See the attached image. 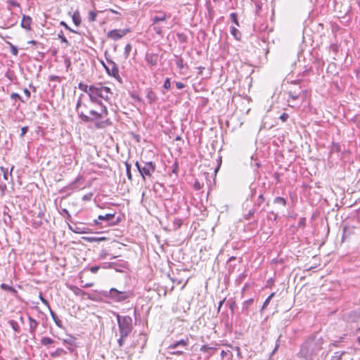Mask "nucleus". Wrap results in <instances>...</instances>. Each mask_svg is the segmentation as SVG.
Wrapping results in <instances>:
<instances>
[{
    "instance_id": "c03bdc74",
    "label": "nucleus",
    "mask_w": 360,
    "mask_h": 360,
    "mask_svg": "<svg viewBox=\"0 0 360 360\" xmlns=\"http://www.w3.org/2000/svg\"><path fill=\"white\" fill-rule=\"evenodd\" d=\"M176 65L177 66L178 68H179L180 70H182L184 69V60L182 58H179L176 60Z\"/></svg>"
},
{
    "instance_id": "39448f33",
    "label": "nucleus",
    "mask_w": 360,
    "mask_h": 360,
    "mask_svg": "<svg viewBox=\"0 0 360 360\" xmlns=\"http://www.w3.org/2000/svg\"><path fill=\"white\" fill-rule=\"evenodd\" d=\"M321 342L316 337L308 338L301 346L300 356L305 359L309 358L315 352L321 349Z\"/></svg>"
},
{
    "instance_id": "ea45409f",
    "label": "nucleus",
    "mask_w": 360,
    "mask_h": 360,
    "mask_svg": "<svg viewBox=\"0 0 360 360\" xmlns=\"http://www.w3.org/2000/svg\"><path fill=\"white\" fill-rule=\"evenodd\" d=\"M344 352H337L335 353V355H333L332 357H331V359L330 360H342V356L344 354Z\"/></svg>"
},
{
    "instance_id": "5701e85b",
    "label": "nucleus",
    "mask_w": 360,
    "mask_h": 360,
    "mask_svg": "<svg viewBox=\"0 0 360 360\" xmlns=\"http://www.w3.org/2000/svg\"><path fill=\"white\" fill-rule=\"evenodd\" d=\"M84 240L87 242L93 243V242H101L106 240L105 237H85Z\"/></svg>"
},
{
    "instance_id": "603ef678",
    "label": "nucleus",
    "mask_w": 360,
    "mask_h": 360,
    "mask_svg": "<svg viewBox=\"0 0 360 360\" xmlns=\"http://www.w3.org/2000/svg\"><path fill=\"white\" fill-rule=\"evenodd\" d=\"M60 25L65 27V29L68 30L71 32L77 33V32L72 28H70L64 21L60 22Z\"/></svg>"
},
{
    "instance_id": "7c9ffc66",
    "label": "nucleus",
    "mask_w": 360,
    "mask_h": 360,
    "mask_svg": "<svg viewBox=\"0 0 360 360\" xmlns=\"http://www.w3.org/2000/svg\"><path fill=\"white\" fill-rule=\"evenodd\" d=\"M62 354H66V352L62 348H58L55 352L51 353L52 357H57Z\"/></svg>"
},
{
    "instance_id": "6e6d98bb",
    "label": "nucleus",
    "mask_w": 360,
    "mask_h": 360,
    "mask_svg": "<svg viewBox=\"0 0 360 360\" xmlns=\"http://www.w3.org/2000/svg\"><path fill=\"white\" fill-rule=\"evenodd\" d=\"M175 85L178 89H182L185 87V84L181 82H175Z\"/></svg>"
},
{
    "instance_id": "de8ad7c7",
    "label": "nucleus",
    "mask_w": 360,
    "mask_h": 360,
    "mask_svg": "<svg viewBox=\"0 0 360 360\" xmlns=\"http://www.w3.org/2000/svg\"><path fill=\"white\" fill-rule=\"evenodd\" d=\"M163 87L165 89H169L171 88V82L169 78H166L163 84Z\"/></svg>"
},
{
    "instance_id": "9d476101",
    "label": "nucleus",
    "mask_w": 360,
    "mask_h": 360,
    "mask_svg": "<svg viewBox=\"0 0 360 360\" xmlns=\"http://www.w3.org/2000/svg\"><path fill=\"white\" fill-rule=\"evenodd\" d=\"M129 32V29L112 30L108 32L107 36L115 41L118 40L126 35Z\"/></svg>"
},
{
    "instance_id": "8fccbe9b",
    "label": "nucleus",
    "mask_w": 360,
    "mask_h": 360,
    "mask_svg": "<svg viewBox=\"0 0 360 360\" xmlns=\"http://www.w3.org/2000/svg\"><path fill=\"white\" fill-rule=\"evenodd\" d=\"M288 118H289V115L288 113H285V112H283L279 117V119H281L282 120V122H286Z\"/></svg>"
},
{
    "instance_id": "6e6552de",
    "label": "nucleus",
    "mask_w": 360,
    "mask_h": 360,
    "mask_svg": "<svg viewBox=\"0 0 360 360\" xmlns=\"http://www.w3.org/2000/svg\"><path fill=\"white\" fill-rule=\"evenodd\" d=\"M103 66L105 69L107 73L115 78H117L120 77L119 75V70L117 64L110 59L107 58V63L105 64L104 62H101Z\"/></svg>"
},
{
    "instance_id": "69168bd1",
    "label": "nucleus",
    "mask_w": 360,
    "mask_h": 360,
    "mask_svg": "<svg viewBox=\"0 0 360 360\" xmlns=\"http://www.w3.org/2000/svg\"><path fill=\"white\" fill-rule=\"evenodd\" d=\"M135 166L136 167V168H137V169H138L139 172L141 174V170H142V169H141V168H142L143 167L141 165V164H140L138 161H136V162H135Z\"/></svg>"
},
{
    "instance_id": "412c9836",
    "label": "nucleus",
    "mask_w": 360,
    "mask_h": 360,
    "mask_svg": "<svg viewBox=\"0 0 360 360\" xmlns=\"http://www.w3.org/2000/svg\"><path fill=\"white\" fill-rule=\"evenodd\" d=\"M0 288L4 290H6V291H9L11 292L13 295H15L18 292V291L13 287L8 285V284L6 283H2L1 285H0Z\"/></svg>"
},
{
    "instance_id": "a878e982",
    "label": "nucleus",
    "mask_w": 360,
    "mask_h": 360,
    "mask_svg": "<svg viewBox=\"0 0 360 360\" xmlns=\"http://www.w3.org/2000/svg\"><path fill=\"white\" fill-rule=\"evenodd\" d=\"M340 146L338 143L333 142L330 146V154L340 152Z\"/></svg>"
},
{
    "instance_id": "e433bc0d",
    "label": "nucleus",
    "mask_w": 360,
    "mask_h": 360,
    "mask_svg": "<svg viewBox=\"0 0 360 360\" xmlns=\"http://www.w3.org/2000/svg\"><path fill=\"white\" fill-rule=\"evenodd\" d=\"M13 169V167H12V168L11 169L10 173H8V169L4 168V167H1V169L2 170L3 174H4V179L5 180H8V175L11 176V172H12Z\"/></svg>"
},
{
    "instance_id": "f3484780",
    "label": "nucleus",
    "mask_w": 360,
    "mask_h": 360,
    "mask_svg": "<svg viewBox=\"0 0 360 360\" xmlns=\"http://www.w3.org/2000/svg\"><path fill=\"white\" fill-rule=\"evenodd\" d=\"M32 18L29 15H24L21 21V27L30 30L31 29Z\"/></svg>"
},
{
    "instance_id": "dca6fc26",
    "label": "nucleus",
    "mask_w": 360,
    "mask_h": 360,
    "mask_svg": "<svg viewBox=\"0 0 360 360\" xmlns=\"http://www.w3.org/2000/svg\"><path fill=\"white\" fill-rule=\"evenodd\" d=\"M28 321H29V326H30V333L32 334V335H34L35 334V331H36V329L39 325V323L37 320H35L34 319H33L32 317L31 316H28Z\"/></svg>"
},
{
    "instance_id": "0eeeda50",
    "label": "nucleus",
    "mask_w": 360,
    "mask_h": 360,
    "mask_svg": "<svg viewBox=\"0 0 360 360\" xmlns=\"http://www.w3.org/2000/svg\"><path fill=\"white\" fill-rule=\"evenodd\" d=\"M288 105L290 108H299L304 100H302V95L299 92L288 91Z\"/></svg>"
},
{
    "instance_id": "a18cd8bd",
    "label": "nucleus",
    "mask_w": 360,
    "mask_h": 360,
    "mask_svg": "<svg viewBox=\"0 0 360 360\" xmlns=\"http://www.w3.org/2000/svg\"><path fill=\"white\" fill-rule=\"evenodd\" d=\"M132 46L130 44H127L124 47V56L125 58H128L130 51H131Z\"/></svg>"
},
{
    "instance_id": "bf43d9fd",
    "label": "nucleus",
    "mask_w": 360,
    "mask_h": 360,
    "mask_svg": "<svg viewBox=\"0 0 360 360\" xmlns=\"http://www.w3.org/2000/svg\"><path fill=\"white\" fill-rule=\"evenodd\" d=\"M39 299L45 305H46L49 308L50 307L49 302L42 296L41 293L39 295Z\"/></svg>"
},
{
    "instance_id": "0e129e2a",
    "label": "nucleus",
    "mask_w": 360,
    "mask_h": 360,
    "mask_svg": "<svg viewBox=\"0 0 360 360\" xmlns=\"http://www.w3.org/2000/svg\"><path fill=\"white\" fill-rule=\"evenodd\" d=\"M254 214H255V210L252 209V210H249L248 213L245 216V219H250L251 218V217L254 215Z\"/></svg>"
},
{
    "instance_id": "423d86ee",
    "label": "nucleus",
    "mask_w": 360,
    "mask_h": 360,
    "mask_svg": "<svg viewBox=\"0 0 360 360\" xmlns=\"http://www.w3.org/2000/svg\"><path fill=\"white\" fill-rule=\"evenodd\" d=\"M189 345V339L186 338L179 340L174 341L167 347L169 353L174 355H183L184 354V349H188Z\"/></svg>"
},
{
    "instance_id": "774afa93",
    "label": "nucleus",
    "mask_w": 360,
    "mask_h": 360,
    "mask_svg": "<svg viewBox=\"0 0 360 360\" xmlns=\"http://www.w3.org/2000/svg\"><path fill=\"white\" fill-rule=\"evenodd\" d=\"M194 188L195 190H200L201 188L200 183L196 181L194 184Z\"/></svg>"
},
{
    "instance_id": "37998d69",
    "label": "nucleus",
    "mask_w": 360,
    "mask_h": 360,
    "mask_svg": "<svg viewBox=\"0 0 360 360\" xmlns=\"http://www.w3.org/2000/svg\"><path fill=\"white\" fill-rule=\"evenodd\" d=\"M96 16H97V13L96 12L90 11L89 13V16H88L89 20L90 22H94L96 19Z\"/></svg>"
},
{
    "instance_id": "6ab92c4d",
    "label": "nucleus",
    "mask_w": 360,
    "mask_h": 360,
    "mask_svg": "<svg viewBox=\"0 0 360 360\" xmlns=\"http://www.w3.org/2000/svg\"><path fill=\"white\" fill-rule=\"evenodd\" d=\"M49 311L50 314L55 322L56 325L60 328H63L62 321L59 319V318L57 316L56 314L49 307Z\"/></svg>"
},
{
    "instance_id": "864d4df0",
    "label": "nucleus",
    "mask_w": 360,
    "mask_h": 360,
    "mask_svg": "<svg viewBox=\"0 0 360 360\" xmlns=\"http://www.w3.org/2000/svg\"><path fill=\"white\" fill-rule=\"evenodd\" d=\"M229 305L230 310L231 311L232 313H233L234 309H235V307L236 306V302L231 301V302H229Z\"/></svg>"
},
{
    "instance_id": "473e14b6",
    "label": "nucleus",
    "mask_w": 360,
    "mask_h": 360,
    "mask_svg": "<svg viewBox=\"0 0 360 360\" xmlns=\"http://www.w3.org/2000/svg\"><path fill=\"white\" fill-rule=\"evenodd\" d=\"M81 179V176H77L75 180H74L73 181H72L68 186H67V188L68 190H71V191H73L76 188V184L78 181H79V179Z\"/></svg>"
},
{
    "instance_id": "052dcab7",
    "label": "nucleus",
    "mask_w": 360,
    "mask_h": 360,
    "mask_svg": "<svg viewBox=\"0 0 360 360\" xmlns=\"http://www.w3.org/2000/svg\"><path fill=\"white\" fill-rule=\"evenodd\" d=\"M99 269H100L99 266H94L90 267L89 270L91 273L96 274L98 272Z\"/></svg>"
},
{
    "instance_id": "aec40b11",
    "label": "nucleus",
    "mask_w": 360,
    "mask_h": 360,
    "mask_svg": "<svg viewBox=\"0 0 360 360\" xmlns=\"http://www.w3.org/2000/svg\"><path fill=\"white\" fill-rule=\"evenodd\" d=\"M72 21L75 23L76 26H79L81 24L82 20L81 16L79 14V12L78 11H76L74 12L72 16Z\"/></svg>"
},
{
    "instance_id": "f03ea898",
    "label": "nucleus",
    "mask_w": 360,
    "mask_h": 360,
    "mask_svg": "<svg viewBox=\"0 0 360 360\" xmlns=\"http://www.w3.org/2000/svg\"><path fill=\"white\" fill-rule=\"evenodd\" d=\"M113 315L117 319L119 338L117 339V344L119 347H122L125 343V340L129 337L133 329V320L129 316H121L117 312L112 311Z\"/></svg>"
},
{
    "instance_id": "3c124183",
    "label": "nucleus",
    "mask_w": 360,
    "mask_h": 360,
    "mask_svg": "<svg viewBox=\"0 0 360 360\" xmlns=\"http://www.w3.org/2000/svg\"><path fill=\"white\" fill-rule=\"evenodd\" d=\"M153 30L156 34L161 35L162 33V28L158 25L153 27Z\"/></svg>"
},
{
    "instance_id": "13d9d810",
    "label": "nucleus",
    "mask_w": 360,
    "mask_h": 360,
    "mask_svg": "<svg viewBox=\"0 0 360 360\" xmlns=\"http://www.w3.org/2000/svg\"><path fill=\"white\" fill-rule=\"evenodd\" d=\"M62 212L65 214V215H66V217H65L66 219L70 221L71 215L69 213V212L68 211V210L63 209Z\"/></svg>"
},
{
    "instance_id": "680f3d73",
    "label": "nucleus",
    "mask_w": 360,
    "mask_h": 360,
    "mask_svg": "<svg viewBox=\"0 0 360 360\" xmlns=\"http://www.w3.org/2000/svg\"><path fill=\"white\" fill-rule=\"evenodd\" d=\"M28 127L25 126L21 128L20 137H23L24 135L28 131Z\"/></svg>"
},
{
    "instance_id": "5fc2aeb1",
    "label": "nucleus",
    "mask_w": 360,
    "mask_h": 360,
    "mask_svg": "<svg viewBox=\"0 0 360 360\" xmlns=\"http://www.w3.org/2000/svg\"><path fill=\"white\" fill-rule=\"evenodd\" d=\"M49 81H57V82L60 81V77L56 76V75H50L49 77Z\"/></svg>"
},
{
    "instance_id": "09e8293b",
    "label": "nucleus",
    "mask_w": 360,
    "mask_h": 360,
    "mask_svg": "<svg viewBox=\"0 0 360 360\" xmlns=\"http://www.w3.org/2000/svg\"><path fill=\"white\" fill-rule=\"evenodd\" d=\"M64 63L65 65V67H66V69H67V71H68V69L71 66V60H70V59L68 56L65 57V58H64Z\"/></svg>"
},
{
    "instance_id": "f704fd0d",
    "label": "nucleus",
    "mask_w": 360,
    "mask_h": 360,
    "mask_svg": "<svg viewBox=\"0 0 360 360\" xmlns=\"http://www.w3.org/2000/svg\"><path fill=\"white\" fill-rule=\"evenodd\" d=\"M120 266V267H122V268H125L126 266V264L125 263H122V264H117V263L115 262H110L108 263V268H110V269H115L117 271V266Z\"/></svg>"
},
{
    "instance_id": "f8f14e48",
    "label": "nucleus",
    "mask_w": 360,
    "mask_h": 360,
    "mask_svg": "<svg viewBox=\"0 0 360 360\" xmlns=\"http://www.w3.org/2000/svg\"><path fill=\"white\" fill-rule=\"evenodd\" d=\"M115 217V214H106L105 215H99L98 217V219L101 221H103L105 222V225L104 226H112L117 224L120 219H117L115 221H112V220Z\"/></svg>"
},
{
    "instance_id": "79ce46f5",
    "label": "nucleus",
    "mask_w": 360,
    "mask_h": 360,
    "mask_svg": "<svg viewBox=\"0 0 360 360\" xmlns=\"http://www.w3.org/2000/svg\"><path fill=\"white\" fill-rule=\"evenodd\" d=\"M264 198L263 196L262 193H260L257 199V200L255 202V205L257 206H260L262 203L264 202Z\"/></svg>"
},
{
    "instance_id": "4d7b16f0",
    "label": "nucleus",
    "mask_w": 360,
    "mask_h": 360,
    "mask_svg": "<svg viewBox=\"0 0 360 360\" xmlns=\"http://www.w3.org/2000/svg\"><path fill=\"white\" fill-rule=\"evenodd\" d=\"M11 6L13 7H20V4L14 0H10L8 2Z\"/></svg>"
},
{
    "instance_id": "2eb2a0df",
    "label": "nucleus",
    "mask_w": 360,
    "mask_h": 360,
    "mask_svg": "<svg viewBox=\"0 0 360 360\" xmlns=\"http://www.w3.org/2000/svg\"><path fill=\"white\" fill-rule=\"evenodd\" d=\"M146 60L148 65L156 66L158 63V56L157 54H148L146 56Z\"/></svg>"
},
{
    "instance_id": "a211bd4d",
    "label": "nucleus",
    "mask_w": 360,
    "mask_h": 360,
    "mask_svg": "<svg viewBox=\"0 0 360 360\" xmlns=\"http://www.w3.org/2000/svg\"><path fill=\"white\" fill-rule=\"evenodd\" d=\"M146 98L150 104H153V103H155L158 100L156 94L151 89L148 91Z\"/></svg>"
},
{
    "instance_id": "f257e3e1",
    "label": "nucleus",
    "mask_w": 360,
    "mask_h": 360,
    "mask_svg": "<svg viewBox=\"0 0 360 360\" xmlns=\"http://www.w3.org/2000/svg\"><path fill=\"white\" fill-rule=\"evenodd\" d=\"M82 96L83 94H81L79 96L75 109L79 119L84 123H94L96 129H103L107 126L111 125V121L110 119L107 118L108 114L107 107L104 105H99L101 107V110L99 112L91 110L89 111L91 116H88L84 114V110L80 109L83 104L82 100Z\"/></svg>"
},
{
    "instance_id": "e2e57ef3",
    "label": "nucleus",
    "mask_w": 360,
    "mask_h": 360,
    "mask_svg": "<svg viewBox=\"0 0 360 360\" xmlns=\"http://www.w3.org/2000/svg\"><path fill=\"white\" fill-rule=\"evenodd\" d=\"M11 98H13V99H19V100H21L22 101H23L22 99H21V96L17 94V93H12L11 95Z\"/></svg>"
},
{
    "instance_id": "9b49d317",
    "label": "nucleus",
    "mask_w": 360,
    "mask_h": 360,
    "mask_svg": "<svg viewBox=\"0 0 360 360\" xmlns=\"http://www.w3.org/2000/svg\"><path fill=\"white\" fill-rule=\"evenodd\" d=\"M253 303L254 300L252 298L244 301L242 304L241 314L245 316H249L250 312L253 311Z\"/></svg>"
},
{
    "instance_id": "c9c22d12",
    "label": "nucleus",
    "mask_w": 360,
    "mask_h": 360,
    "mask_svg": "<svg viewBox=\"0 0 360 360\" xmlns=\"http://www.w3.org/2000/svg\"><path fill=\"white\" fill-rule=\"evenodd\" d=\"M58 37L61 40L62 42L65 43L66 44V46L70 45L69 41H68L66 37L64 36L63 31H60L58 34Z\"/></svg>"
},
{
    "instance_id": "4be33fe9",
    "label": "nucleus",
    "mask_w": 360,
    "mask_h": 360,
    "mask_svg": "<svg viewBox=\"0 0 360 360\" xmlns=\"http://www.w3.org/2000/svg\"><path fill=\"white\" fill-rule=\"evenodd\" d=\"M75 341H76V338L72 335H68V338L63 340V343L67 344L69 346H75Z\"/></svg>"
},
{
    "instance_id": "338daca9",
    "label": "nucleus",
    "mask_w": 360,
    "mask_h": 360,
    "mask_svg": "<svg viewBox=\"0 0 360 360\" xmlns=\"http://www.w3.org/2000/svg\"><path fill=\"white\" fill-rule=\"evenodd\" d=\"M28 44H33V45H42L41 43H39L38 41L35 40H30L28 41Z\"/></svg>"
},
{
    "instance_id": "20e7f679",
    "label": "nucleus",
    "mask_w": 360,
    "mask_h": 360,
    "mask_svg": "<svg viewBox=\"0 0 360 360\" xmlns=\"http://www.w3.org/2000/svg\"><path fill=\"white\" fill-rule=\"evenodd\" d=\"M99 293L115 302H128L134 295L133 290L122 291L115 288H112L109 290H101Z\"/></svg>"
},
{
    "instance_id": "4468645a",
    "label": "nucleus",
    "mask_w": 360,
    "mask_h": 360,
    "mask_svg": "<svg viewBox=\"0 0 360 360\" xmlns=\"http://www.w3.org/2000/svg\"><path fill=\"white\" fill-rule=\"evenodd\" d=\"M169 16L164 12H159L158 15L152 18V22L153 25L158 24L160 22H163L167 20Z\"/></svg>"
},
{
    "instance_id": "cd10ccee",
    "label": "nucleus",
    "mask_w": 360,
    "mask_h": 360,
    "mask_svg": "<svg viewBox=\"0 0 360 360\" xmlns=\"http://www.w3.org/2000/svg\"><path fill=\"white\" fill-rule=\"evenodd\" d=\"M176 37L180 43H186L187 41V36L184 33L177 32Z\"/></svg>"
},
{
    "instance_id": "58836bf2",
    "label": "nucleus",
    "mask_w": 360,
    "mask_h": 360,
    "mask_svg": "<svg viewBox=\"0 0 360 360\" xmlns=\"http://www.w3.org/2000/svg\"><path fill=\"white\" fill-rule=\"evenodd\" d=\"M274 295H275V293L273 292L266 299V300L264 301V302L262 305V310H263L264 309H265L266 307V306L269 304V303L270 302L271 300L273 298Z\"/></svg>"
},
{
    "instance_id": "393cba45",
    "label": "nucleus",
    "mask_w": 360,
    "mask_h": 360,
    "mask_svg": "<svg viewBox=\"0 0 360 360\" xmlns=\"http://www.w3.org/2000/svg\"><path fill=\"white\" fill-rule=\"evenodd\" d=\"M56 341L49 337H44L41 340V344L44 346H49V345L55 343Z\"/></svg>"
},
{
    "instance_id": "c85d7f7f",
    "label": "nucleus",
    "mask_w": 360,
    "mask_h": 360,
    "mask_svg": "<svg viewBox=\"0 0 360 360\" xmlns=\"http://www.w3.org/2000/svg\"><path fill=\"white\" fill-rule=\"evenodd\" d=\"M8 323L11 326V328L13 329V330L16 333L20 332V327L18 324V323L14 320H10L8 321Z\"/></svg>"
},
{
    "instance_id": "c756f323",
    "label": "nucleus",
    "mask_w": 360,
    "mask_h": 360,
    "mask_svg": "<svg viewBox=\"0 0 360 360\" xmlns=\"http://www.w3.org/2000/svg\"><path fill=\"white\" fill-rule=\"evenodd\" d=\"M274 204H279L285 207L286 205V200L282 197H276L274 200Z\"/></svg>"
},
{
    "instance_id": "4c0bfd02",
    "label": "nucleus",
    "mask_w": 360,
    "mask_h": 360,
    "mask_svg": "<svg viewBox=\"0 0 360 360\" xmlns=\"http://www.w3.org/2000/svg\"><path fill=\"white\" fill-rule=\"evenodd\" d=\"M72 290H73L74 293L76 295H78V296L84 295H86L87 294L84 290H82V289H80V288H79L77 287H74L72 288Z\"/></svg>"
},
{
    "instance_id": "72a5a7b5",
    "label": "nucleus",
    "mask_w": 360,
    "mask_h": 360,
    "mask_svg": "<svg viewBox=\"0 0 360 360\" xmlns=\"http://www.w3.org/2000/svg\"><path fill=\"white\" fill-rule=\"evenodd\" d=\"M127 176L129 180H132V175L131 172V165L127 162H125Z\"/></svg>"
},
{
    "instance_id": "bb28decb",
    "label": "nucleus",
    "mask_w": 360,
    "mask_h": 360,
    "mask_svg": "<svg viewBox=\"0 0 360 360\" xmlns=\"http://www.w3.org/2000/svg\"><path fill=\"white\" fill-rule=\"evenodd\" d=\"M78 88L82 90V91L86 93L88 95L90 93V86H88L87 84H85L82 82H80L79 84H78Z\"/></svg>"
},
{
    "instance_id": "ddd939ff",
    "label": "nucleus",
    "mask_w": 360,
    "mask_h": 360,
    "mask_svg": "<svg viewBox=\"0 0 360 360\" xmlns=\"http://www.w3.org/2000/svg\"><path fill=\"white\" fill-rule=\"evenodd\" d=\"M300 80H295L292 82V86L290 87L288 91H296L299 92L300 95H302V100H305L307 96V91L302 90L300 86Z\"/></svg>"
},
{
    "instance_id": "b1692460",
    "label": "nucleus",
    "mask_w": 360,
    "mask_h": 360,
    "mask_svg": "<svg viewBox=\"0 0 360 360\" xmlns=\"http://www.w3.org/2000/svg\"><path fill=\"white\" fill-rule=\"evenodd\" d=\"M231 34L236 40H240L241 38L240 32L235 27H231Z\"/></svg>"
},
{
    "instance_id": "7ed1b4c3",
    "label": "nucleus",
    "mask_w": 360,
    "mask_h": 360,
    "mask_svg": "<svg viewBox=\"0 0 360 360\" xmlns=\"http://www.w3.org/2000/svg\"><path fill=\"white\" fill-rule=\"evenodd\" d=\"M90 93L89 94L90 101L98 105H103L101 98L105 101L110 99V94H112L111 90L109 87L103 86L101 84L96 85H91L89 89Z\"/></svg>"
},
{
    "instance_id": "1a4fd4ad",
    "label": "nucleus",
    "mask_w": 360,
    "mask_h": 360,
    "mask_svg": "<svg viewBox=\"0 0 360 360\" xmlns=\"http://www.w3.org/2000/svg\"><path fill=\"white\" fill-rule=\"evenodd\" d=\"M156 165L154 162H144V165L141 168V175L143 179L145 180L146 176L151 177L152 174L155 171Z\"/></svg>"
},
{
    "instance_id": "a19ab883",
    "label": "nucleus",
    "mask_w": 360,
    "mask_h": 360,
    "mask_svg": "<svg viewBox=\"0 0 360 360\" xmlns=\"http://www.w3.org/2000/svg\"><path fill=\"white\" fill-rule=\"evenodd\" d=\"M211 349H216V348H214V347H210L207 345H202L200 350L202 352H206V353H210V351Z\"/></svg>"
},
{
    "instance_id": "49530a36",
    "label": "nucleus",
    "mask_w": 360,
    "mask_h": 360,
    "mask_svg": "<svg viewBox=\"0 0 360 360\" xmlns=\"http://www.w3.org/2000/svg\"><path fill=\"white\" fill-rule=\"evenodd\" d=\"M230 18L231 20L236 25H239L238 21V15L236 13H231L230 14Z\"/></svg>"
},
{
    "instance_id": "2f4dec72",
    "label": "nucleus",
    "mask_w": 360,
    "mask_h": 360,
    "mask_svg": "<svg viewBox=\"0 0 360 360\" xmlns=\"http://www.w3.org/2000/svg\"><path fill=\"white\" fill-rule=\"evenodd\" d=\"M7 43L10 46V50H11V54L13 56H18V47L14 46L13 44H12L11 42H7Z\"/></svg>"
}]
</instances>
